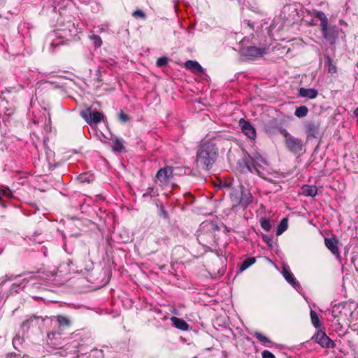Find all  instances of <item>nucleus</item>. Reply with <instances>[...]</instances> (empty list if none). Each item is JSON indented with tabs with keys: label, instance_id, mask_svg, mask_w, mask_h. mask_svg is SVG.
I'll list each match as a JSON object with an SVG mask.
<instances>
[{
	"label": "nucleus",
	"instance_id": "obj_31",
	"mask_svg": "<svg viewBox=\"0 0 358 358\" xmlns=\"http://www.w3.org/2000/svg\"><path fill=\"white\" fill-rule=\"evenodd\" d=\"M132 15L134 17H141V18H142L143 20H145V17H146L145 13L143 10H140V9H137L136 10H135L133 13Z\"/></svg>",
	"mask_w": 358,
	"mask_h": 358
},
{
	"label": "nucleus",
	"instance_id": "obj_26",
	"mask_svg": "<svg viewBox=\"0 0 358 358\" xmlns=\"http://www.w3.org/2000/svg\"><path fill=\"white\" fill-rule=\"evenodd\" d=\"M260 224L262 229L266 231H269L271 229V223L270 220L265 217L261 218Z\"/></svg>",
	"mask_w": 358,
	"mask_h": 358
},
{
	"label": "nucleus",
	"instance_id": "obj_1",
	"mask_svg": "<svg viewBox=\"0 0 358 358\" xmlns=\"http://www.w3.org/2000/svg\"><path fill=\"white\" fill-rule=\"evenodd\" d=\"M218 149L212 142L205 141L197 148L196 166L205 170L210 169L217 157Z\"/></svg>",
	"mask_w": 358,
	"mask_h": 358
},
{
	"label": "nucleus",
	"instance_id": "obj_17",
	"mask_svg": "<svg viewBox=\"0 0 358 358\" xmlns=\"http://www.w3.org/2000/svg\"><path fill=\"white\" fill-rule=\"evenodd\" d=\"M186 69L191 70L194 73H203V67L196 62L192 60H188L185 63Z\"/></svg>",
	"mask_w": 358,
	"mask_h": 358
},
{
	"label": "nucleus",
	"instance_id": "obj_8",
	"mask_svg": "<svg viewBox=\"0 0 358 358\" xmlns=\"http://www.w3.org/2000/svg\"><path fill=\"white\" fill-rule=\"evenodd\" d=\"M266 52L267 50L266 48H259L255 46H249L243 50V55L249 59L262 57Z\"/></svg>",
	"mask_w": 358,
	"mask_h": 358
},
{
	"label": "nucleus",
	"instance_id": "obj_5",
	"mask_svg": "<svg viewBox=\"0 0 358 358\" xmlns=\"http://www.w3.org/2000/svg\"><path fill=\"white\" fill-rule=\"evenodd\" d=\"M80 116L89 124L99 123L103 118V115L101 113L96 110H92L90 107L82 110L80 112Z\"/></svg>",
	"mask_w": 358,
	"mask_h": 358
},
{
	"label": "nucleus",
	"instance_id": "obj_28",
	"mask_svg": "<svg viewBox=\"0 0 358 358\" xmlns=\"http://www.w3.org/2000/svg\"><path fill=\"white\" fill-rule=\"evenodd\" d=\"M254 336L262 343H270V340L259 332H255Z\"/></svg>",
	"mask_w": 358,
	"mask_h": 358
},
{
	"label": "nucleus",
	"instance_id": "obj_9",
	"mask_svg": "<svg viewBox=\"0 0 358 358\" xmlns=\"http://www.w3.org/2000/svg\"><path fill=\"white\" fill-rule=\"evenodd\" d=\"M324 244L334 255H335L337 258L340 257L338 240L335 236H333L331 238H325Z\"/></svg>",
	"mask_w": 358,
	"mask_h": 358
},
{
	"label": "nucleus",
	"instance_id": "obj_37",
	"mask_svg": "<svg viewBox=\"0 0 358 358\" xmlns=\"http://www.w3.org/2000/svg\"><path fill=\"white\" fill-rule=\"evenodd\" d=\"M159 211H160L161 216L164 217V218L167 217L168 213H167L166 210H165L164 206H162V205L160 206Z\"/></svg>",
	"mask_w": 358,
	"mask_h": 358
},
{
	"label": "nucleus",
	"instance_id": "obj_7",
	"mask_svg": "<svg viewBox=\"0 0 358 358\" xmlns=\"http://www.w3.org/2000/svg\"><path fill=\"white\" fill-rule=\"evenodd\" d=\"M315 341L322 348H334L336 346L335 343L323 331L316 334Z\"/></svg>",
	"mask_w": 358,
	"mask_h": 358
},
{
	"label": "nucleus",
	"instance_id": "obj_12",
	"mask_svg": "<svg viewBox=\"0 0 358 358\" xmlns=\"http://www.w3.org/2000/svg\"><path fill=\"white\" fill-rule=\"evenodd\" d=\"M282 274L285 279L292 286L296 287L299 285L293 273L290 271L289 268L284 266L282 270Z\"/></svg>",
	"mask_w": 358,
	"mask_h": 358
},
{
	"label": "nucleus",
	"instance_id": "obj_11",
	"mask_svg": "<svg viewBox=\"0 0 358 358\" xmlns=\"http://www.w3.org/2000/svg\"><path fill=\"white\" fill-rule=\"evenodd\" d=\"M285 129L276 120H272L265 125V130L268 134H275Z\"/></svg>",
	"mask_w": 358,
	"mask_h": 358
},
{
	"label": "nucleus",
	"instance_id": "obj_20",
	"mask_svg": "<svg viewBox=\"0 0 358 358\" xmlns=\"http://www.w3.org/2000/svg\"><path fill=\"white\" fill-rule=\"evenodd\" d=\"M324 58L326 59V66H327L328 72L331 74H334L337 72V68L336 65L334 64L332 59L329 55H325Z\"/></svg>",
	"mask_w": 358,
	"mask_h": 358
},
{
	"label": "nucleus",
	"instance_id": "obj_42",
	"mask_svg": "<svg viewBox=\"0 0 358 358\" xmlns=\"http://www.w3.org/2000/svg\"><path fill=\"white\" fill-rule=\"evenodd\" d=\"M148 196H150L148 192L143 194V197H146Z\"/></svg>",
	"mask_w": 358,
	"mask_h": 358
},
{
	"label": "nucleus",
	"instance_id": "obj_33",
	"mask_svg": "<svg viewBox=\"0 0 358 358\" xmlns=\"http://www.w3.org/2000/svg\"><path fill=\"white\" fill-rule=\"evenodd\" d=\"M118 117H119V120L123 123H126L127 122H128L129 120V115L124 113L122 111H121L119 113Z\"/></svg>",
	"mask_w": 358,
	"mask_h": 358
},
{
	"label": "nucleus",
	"instance_id": "obj_39",
	"mask_svg": "<svg viewBox=\"0 0 358 358\" xmlns=\"http://www.w3.org/2000/svg\"><path fill=\"white\" fill-rule=\"evenodd\" d=\"M62 42H61V41H59V42H57V43H55V42H54V41H53V42L50 44V48H51L50 51L53 52V51H54V49H53V48H54V47L58 46V45H62Z\"/></svg>",
	"mask_w": 358,
	"mask_h": 358
},
{
	"label": "nucleus",
	"instance_id": "obj_19",
	"mask_svg": "<svg viewBox=\"0 0 358 358\" xmlns=\"http://www.w3.org/2000/svg\"><path fill=\"white\" fill-rule=\"evenodd\" d=\"M55 317L59 324V328H66L71 325V320L67 317L63 315H57Z\"/></svg>",
	"mask_w": 358,
	"mask_h": 358
},
{
	"label": "nucleus",
	"instance_id": "obj_38",
	"mask_svg": "<svg viewBox=\"0 0 358 358\" xmlns=\"http://www.w3.org/2000/svg\"><path fill=\"white\" fill-rule=\"evenodd\" d=\"M56 334V333L55 332H51V333H48V335H47V338H48V340L50 341V343L52 344V345H55V343L52 342V340L53 339L55 335Z\"/></svg>",
	"mask_w": 358,
	"mask_h": 358
},
{
	"label": "nucleus",
	"instance_id": "obj_29",
	"mask_svg": "<svg viewBox=\"0 0 358 358\" xmlns=\"http://www.w3.org/2000/svg\"><path fill=\"white\" fill-rule=\"evenodd\" d=\"M17 275H13V274L10 275H6L4 277L0 279V286L3 285L6 281L8 280H13L15 278H16Z\"/></svg>",
	"mask_w": 358,
	"mask_h": 358
},
{
	"label": "nucleus",
	"instance_id": "obj_32",
	"mask_svg": "<svg viewBox=\"0 0 358 358\" xmlns=\"http://www.w3.org/2000/svg\"><path fill=\"white\" fill-rule=\"evenodd\" d=\"M168 63V59L165 57H160L157 61V66L158 67H162L164 66H166Z\"/></svg>",
	"mask_w": 358,
	"mask_h": 358
},
{
	"label": "nucleus",
	"instance_id": "obj_27",
	"mask_svg": "<svg viewBox=\"0 0 358 358\" xmlns=\"http://www.w3.org/2000/svg\"><path fill=\"white\" fill-rule=\"evenodd\" d=\"M90 38L92 41L93 44L96 48H99L102 45V40L99 36L92 34L90 36Z\"/></svg>",
	"mask_w": 358,
	"mask_h": 358
},
{
	"label": "nucleus",
	"instance_id": "obj_43",
	"mask_svg": "<svg viewBox=\"0 0 358 358\" xmlns=\"http://www.w3.org/2000/svg\"><path fill=\"white\" fill-rule=\"evenodd\" d=\"M194 358H196V357H194Z\"/></svg>",
	"mask_w": 358,
	"mask_h": 358
},
{
	"label": "nucleus",
	"instance_id": "obj_18",
	"mask_svg": "<svg viewBox=\"0 0 358 358\" xmlns=\"http://www.w3.org/2000/svg\"><path fill=\"white\" fill-rule=\"evenodd\" d=\"M252 200L253 197L250 192H242L239 204L245 208L252 202Z\"/></svg>",
	"mask_w": 358,
	"mask_h": 358
},
{
	"label": "nucleus",
	"instance_id": "obj_13",
	"mask_svg": "<svg viewBox=\"0 0 358 358\" xmlns=\"http://www.w3.org/2000/svg\"><path fill=\"white\" fill-rule=\"evenodd\" d=\"M318 92L313 88H304L301 87L299 90V95L302 97H306L310 99L317 97Z\"/></svg>",
	"mask_w": 358,
	"mask_h": 358
},
{
	"label": "nucleus",
	"instance_id": "obj_23",
	"mask_svg": "<svg viewBox=\"0 0 358 358\" xmlns=\"http://www.w3.org/2000/svg\"><path fill=\"white\" fill-rule=\"evenodd\" d=\"M38 317H36V316H31L29 318H27L26 320H24L22 324L21 327L23 329H26L28 331L29 328L32 326L33 322L36 320Z\"/></svg>",
	"mask_w": 358,
	"mask_h": 358
},
{
	"label": "nucleus",
	"instance_id": "obj_34",
	"mask_svg": "<svg viewBox=\"0 0 358 358\" xmlns=\"http://www.w3.org/2000/svg\"><path fill=\"white\" fill-rule=\"evenodd\" d=\"M12 195V192L9 189H7V190H4V189H0V200L3 198V197H10Z\"/></svg>",
	"mask_w": 358,
	"mask_h": 358
},
{
	"label": "nucleus",
	"instance_id": "obj_10",
	"mask_svg": "<svg viewBox=\"0 0 358 358\" xmlns=\"http://www.w3.org/2000/svg\"><path fill=\"white\" fill-rule=\"evenodd\" d=\"M239 125L245 135L250 139H255L256 137V131L250 122L244 119H241L239 120Z\"/></svg>",
	"mask_w": 358,
	"mask_h": 358
},
{
	"label": "nucleus",
	"instance_id": "obj_40",
	"mask_svg": "<svg viewBox=\"0 0 358 358\" xmlns=\"http://www.w3.org/2000/svg\"><path fill=\"white\" fill-rule=\"evenodd\" d=\"M263 238H264V240L265 241V242H266V243H267L268 245H270V242L271 241V239L270 238H268V236H263Z\"/></svg>",
	"mask_w": 358,
	"mask_h": 358
},
{
	"label": "nucleus",
	"instance_id": "obj_22",
	"mask_svg": "<svg viewBox=\"0 0 358 358\" xmlns=\"http://www.w3.org/2000/svg\"><path fill=\"white\" fill-rule=\"evenodd\" d=\"M308 113V109L306 106H301L298 108H296L294 115L297 117H303L307 115Z\"/></svg>",
	"mask_w": 358,
	"mask_h": 358
},
{
	"label": "nucleus",
	"instance_id": "obj_24",
	"mask_svg": "<svg viewBox=\"0 0 358 358\" xmlns=\"http://www.w3.org/2000/svg\"><path fill=\"white\" fill-rule=\"evenodd\" d=\"M255 262V259L254 257H250L246 259L241 265L240 270L244 271L247 269L248 267L252 266Z\"/></svg>",
	"mask_w": 358,
	"mask_h": 358
},
{
	"label": "nucleus",
	"instance_id": "obj_30",
	"mask_svg": "<svg viewBox=\"0 0 358 358\" xmlns=\"http://www.w3.org/2000/svg\"><path fill=\"white\" fill-rule=\"evenodd\" d=\"M124 148L123 146L122 141L119 139H116L115 141L113 149L116 151H122Z\"/></svg>",
	"mask_w": 358,
	"mask_h": 358
},
{
	"label": "nucleus",
	"instance_id": "obj_41",
	"mask_svg": "<svg viewBox=\"0 0 358 358\" xmlns=\"http://www.w3.org/2000/svg\"><path fill=\"white\" fill-rule=\"evenodd\" d=\"M354 115L357 117L358 122V107L354 110Z\"/></svg>",
	"mask_w": 358,
	"mask_h": 358
},
{
	"label": "nucleus",
	"instance_id": "obj_2",
	"mask_svg": "<svg viewBox=\"0 0 358 358\" xmlns=\"http://www.w3.org/2000/svg\"><path fill=\"white\" fill-rule=\"evenodd\" d=\"M242 171L246 169L250 173H255L262 178H265V170L268 166L267 162L260 155L252 157L250 155L245 156L241 162L238 163Z\"/></svg>",
	"mask_w": 358,
	"mask_h": 358
},
{
	"label": "nucleus",
	"instance_id": "obj_14",
	"mask_svg": "<svg viewBox=\"0 0 358 358\" xmlns=\"http://www.w3.org/2000/svg\"><path fill=\"white\" fill-rule=\"evenodd\" d=\"M171 321L173 325L182 331H187L189 329V324L182 319L173 316L171 317Z\"/></svg>",
	"mask_w": 358,
	"mask_h": 358
},
{
	"label": "nucleus",
	"instance_id": "obj_4",
	"mask_svg": "<svg viewBox=\"0 0 358 358\" xmlns=\"http://www.w3.org/2000/svg\"><path fill=\"white\" fill-rule=\"evenodd\" d=\"M280 134L284 137L286 149L293 153L298 154L304 148V144L301 139L292 136L286 129H282Z\"/></svg>",
	"mask_w": 358,
	"mask_h": 358
},
{
	"label": "nucleus",
	"instance_id": "obj_3",
	"mask_svg": "<svg viewBox=\"0 0 358 358\" xmlns=\"http://www.w3.org/2000/svg\"><path fill=\"white\" fill-rule=\"evenodd\" d=\"M312 15L320 20V27L324 38L330 43H334L341 29L337 26L328 27V19L322 11L314 10Z\"/></svg>",
	"mask_w": 358,
	"mask_h": 358
},
{
	"label": "nucleus",
	"instance_id": "obj_36",
	"mask_svg": "<svg viewBox=\"0 0 358 358\" xmlns=\"http://www.w3.org/2000/svg\"><path fill=\"white\" fill-rule=\"evenodd\" d=\"M148 192L150 196H155L158 195L157 190L155 189L154 187H148Z\"/></svg>",
	"mask_w": 358,
	"mask_h": 358
},
{
	"label": "nucleus",
	"instance_id": "obj_16",
	"mask_svg": "<svg viewBox=\"0 0 358 358\" xmlns=\"http://www.w3.org/2000/svg\"><path fill=\"white\" fill-rule=\"evenodd\" d=\"M318 129V124L314 122H310L306 124V133L308 137L315 138Z\"/></svg>",
	"mask_w": 358,
	"mask_h": 358
},
{
	"label": "nucleus",
	"instance_id": "obj_15",
	"mask_svg": "<svg viewBox=\"0 0 358 358\" xmlns=\"http://www.w3.org/2000/svg\"><path fill=\"white\" fill-rule=\"evenodd\" d=\"M301 194L306 196L314 197L317 194V188L315 185H304L301 187Z\"/></svg>",
	"mask_w": 358,
	"mask_h": 358
},
{
	"label": "nucleus",
	"instance_id": "obj_21",
	"mask_svg": "<svg viewBox=\"0 0 358 358\" xmlns=\"http://www.w3.org/2000/svg\"><path fill=\"white\" fill-rule=\"evenodd\" d=\"M288 227V220L287 218H283L277 229L276 231V235L280 236L281 235L284 231H285Z\"/></svg>",
	"mask_w": 358,
	"mask_h": 358
},
{
	"label": "nucleus",
	"instance_id": "obj_6",
	"mask_svg": "<svg viewBox=\"0 0 358 358\" xmlns=\"http://www.w3.org/2000/svg\"><path fill=\"white\" fill-rule=\"evenodd\" d=\"M173 169L171 166H165L160 169L156 175L157 179L163 185H167L170 178L173 177Z\"/></svg>",
	"mask_w": 358,
	"mask_h": 358
},
{
	"label": "nucleus",
	"instance_id": "obj_35",
	"mask_svg": "<svg viewBox=\"0 0 358 358\" xmlns=\"http://www.w3.org/2000/svg\"><path fill=\"white\" fill-rule=\"evenodd\" d=\"M262 358H275L274 355L268 350H264L262 353Z\"/></svg>",
	"mask_w": 358,
	"mask_h": 358
},
{
	"label": "nucleus",
	"instance_id": "obj_25",
	"mask_svg": "<svg viewBox=\"0 0 358 358\" xmlns=\"http://www.w3.org/2000/svg\"><path fill=\"white\" fill-rule=\"evenodd\" d=\"M310 317H311V322L313 324V326L316 328L320 327V322L319 320V317L317 313L314 310H310Z\"/></svg>",
	"mask_w": 358,
	"mask_h": 358
}]
</instances>
